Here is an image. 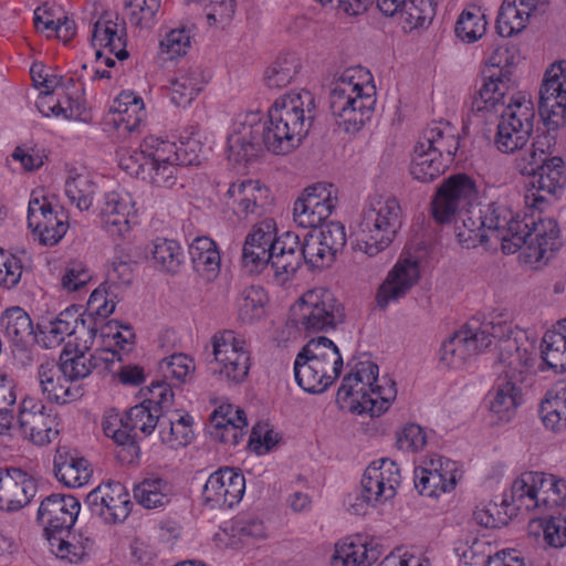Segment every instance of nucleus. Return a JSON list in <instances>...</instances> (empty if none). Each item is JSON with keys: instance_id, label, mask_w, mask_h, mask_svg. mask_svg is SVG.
Masks as SVG:
<instances>
[{"instance_id": "obj_16", "label": "nucleus", "mask_w": 566, "mask_h": 566, "mask_svg": "<svg viewBox=\"0 0 566 566\" xmlns=\"http://www.w3.org/2000/svg\"><path fill=\"white\" fill-rule=\"evenodd\" d=\"M536 117L535 103L526 91L513 93L505 105L494 138L496 149L502 154H514L528 143Z\"/></svg>"}, {"instance_id": "obj_62", "label": "nucleus", "mask_w": 566, "mask_h": 566, "mask_svg": "<svg viewBox=\"0 0 566 566\" xmlns=\"http://www.w3.org/2000/svg\"><path fill=\"white\" fill-rule=\"evenodd\" d=\"M283 440L282 432L268 421H260L252 427L248 448L261 457L276 450Z\"/></svg>"}, {"instance_id": "obj_30", "label": "nucleus", "mask_w": 566, "mask_h": 566, "mask_svg": "<svg viewBox=\"0 0 566 566\" xmlns=\"http://www.w3.org/2000/svg\"><path fill=\"white\" fill-rule=\"evenodd\" d=\"M83 333L92 342L93 352L106 365L122 360V355L129 353L135 344L134 328L117 319H108L96 326L88 321Z\"/></svg>"}, {"instance_id": "obj_19", "label": "nucleus", "mask_w": 566, "mask_h": 566, "mask_svg": "<svg viewBox=\"0 0 566 566\" xmlns=\"http://www.w3.org/2000/svg\"><path fill=\"white\" fill-rule=\"evenodd\" d=\"M323 6L337 3L339 10L348 15L365 12L373 0H316ZM377 8L386 17L397 19L406 32L426 28L433 15L434 0H377Z\"/></svg>"}, {"instance_id": "obj_45", "label": "nucleus", "mask_w": 566, "mask_h": 566, "mask_svg": "<svg viewBox=\"0 0 566 566\" xmlns=\"http://www.w3.org/2000/svg\"><path fill=\"white\" fill-rule=\"evenodd\" d=\"M237 321L244 326H254L270 316L271 296L269 291L259 284L243 287L234 300Z\"/></svg>"}, {"instance_id": "obj_50", "label": "nucleus", "mask_w": 566, "mask_h": 566, "mask_svg": "<svg viewBox=\"0 0 566 566\" xmlns=\"http://www.w3.org/2000/svg\"><path fill=\"white\" fill-rule=\"evenodd\" d=\"M527 535L536 544L547 548L566 547V511L530 520Z\"/></svg>"}, {"instance_id": "obj_10", "label": "nucleus", "mask_w": 566, "mask_h": 566, "mask_svg": "<svg viewBox=\"0 0 566 566\" xmlns=\"http://www.w3.org/2000/svg\"><path fill=\"white\" fill-rule=\"evenodd\" d=\"M80 512V501L73 495L64 494L49 495L38 509V520L44 527L51 553L70 563L81 560L88 547L87 538H69V531L76 523Z\"/></svg>"}, {"instance_id": "obj_58", "label": "nucleus", "mask_w": 566, "mask_h": 566, "mask_svg": "<svg viewBox=\"0 0 566 566\" xmlns=\"http://www.w3.org/2000/svg\"><path fill=\"white\" fill-rule=\"evenodd\" d=\"M195 438V418L186 411L177 413L168 424H161L159 428V440L171 450L188 447Z\"/></svg>"}, {"instance_id": "obj_41", "label": "nucleus", "mask_w": 566, "mask_h": 566, "mask_svg": "<svg viewBox=\"0 0 566 566\" xmlns=\"http://www.w3.org/2000/svg\"><path fill=\"white\" fill-rule=\"evenodd\" d=\"M146 118L143 97L129 90L122 91L111 102L104 125L118 133L128 134L139 128Z\"/></svg>"}, {"instance_id": "obj_42", "label": "nucleus", "mask_w": 566, "mask_h": 566, "mask_svg": "<svg viewBox=\"0 0 566 566\" xmlns=\"http://www.w3.org/2000/svg\"><path fill=\"white\" fill-rule=\"evenodd\" d=\"M248 418L244 410L229 401H219L209 417L210 436L226 444L235 446L239 443L245 429Z\"/></svg>"}, {"instance_id": "obj_8", "label": "nucleus", "mask_w": 566, "mask_h": 566, "mask_svg": "<svg viewBox=\"0 0 566 566\" xmlns=\"http://www.w3.org/2000/svg\"><path fill=\"white\" fill-rule=\"evenodd\" d=\"M375 105L374 77L366 67H348L333 82L329 108L336 125L345 132L360 130L371 118Z\"/></svg>"}, {"instance_id": "obj_37", "label": "nucleus", "mask_w": 566, "mask_h": 566, "mask_svg": "<svg viewBox=\"0 0 566 566\" xmlns=\"http://www.w3.org/2000/svg\"><path fill=\"white\" fill-rule=\"evenodd\" d=\"M525 187V201L535 209H542L548 199H558L566 188V161L560 156L548 159Z\"/></svg>"}, {"instance_id": "obj_12", "label": "nucleus", "mask_w": 566, "mask_h": 566, "mask_svg": "<svg viewBox=\"0 0 566 566\" xmlns=\"http://www.w3.org/2000/svg\"><path fill=\"white\" fill-rule=\"evenodd\" d=\"M460 146L458 128L447 120L433 122L416 142L409 164L410 175L430 182L442 175Z\"/></svg>"}, {"instance_id": "obj_54", "label": "nucleus", "mask_w": 566, "mask_h": 566, "mask_svg": "<svg viewBox=\"0 0 566 566\" xmlns=\"http://www.w3.org/2000/svg\"><path fill=\"white\" fill-rule=\"evenodd\" d=\"M96 184L92 171L84 165L67 167L65 179V195L78 210H88L94 200Z\"/></svg>"}, {"instance_id": "obj_44", "label": "nucleus", "mask_w": 566, "mask_h": 566, "mask_svg": "<svg viewBox=\"0 0 566 566\" xmlns=\"http://www.w3.org/2000/svg\"><path fill=\"white\" fill-rule=\"evenodd\" d=\"M97 360L99 357L93 352L92 342L85 335L64 344L56 365L67 379L80 384L93 373Z\"/></svg>"}, {"instance_id": "obj_61", "label": "nucleus", "mask_w": 566, "mask_h": 566, "mask_svg": "<svg viewBox=\"0 0 566 566\" xmlns=\"http://www.w3.org/2000/svg\"><path fill=\"white\" fill-rule=\"evenodd\" d=\"M192 44L190 29L179 27L166 32L158 45V54L165 61H176L186 56Z\"/></svg>"}, {"instance_id": "obj_47", "label": "nucleus", "mask_w": 566, "mask_h": 566, "mask_svg": "<svg viewBox=\"0 0 566 566\" xmlns=\"http://www.w3.org/2000/svg\"><path fill=\"white\" fill-rule=\"evenodd\" d=\"M541 0H503L495 19V31L503 39L520 35L530 24Z\"/></svg>"}, {"instance_id": "obj_24", "label": "nucleus", "mask_w": 566, "mask_h": 566, "mask_svg": "<svg viewBox=\"0 0 566 566\" xmlns=\"http://www.w3.org/2000/svg\"><path fill=\"white\" fill-rule=\"evenodd\" d=\"M491 345L490 319L481 324L471 321L442 342L438 352L439 363L448 369H464Z\"/></svg>"}, {"instance_id": "obj_55", "label": "nucleus", "mask_w": 566, "mask_h": 566, "mask_svg": "<svg viewBox=\"0 0 566 566\" xmlns=\"http://www.w3.org/2000/svg\"><path fill=\"white\" fill-rule=\"evenodd\" d=\"M488 25L489 21L483 7L471 2L457 17L453 33L460 43L474 44L485 36Z\"/></svg>"}, {"instance_id": "obj_40", "label": "nucleus", "mask_w": 566, "mask_h": 566, "mask_svg": "<svg viewBox=\"0 0 566 566\" xmlns=\"http://www.w3.org/2000/svg\"><path fill=\"white\" fill-rule=\"evenodd\" d=\"M541 476L542 471H524L503 491V505L510 513L517 516L522 512L541 511Z\"/></svg>"}, {"instance_id": "obj_52", "label": "nucleus", "mask_w": 566, "mask_h": 566, "mask_svg": "<svg viewBox=\"0 0 566 566\" xmlns=\"http://www.w3.org/2000/svg\"><path fill=\"white\" fill-rule=\"evenodd\" d=\"M207 81L203 74L193 69H180L168 82L167 94L178 107L190 106L205 90Z\"/></svg>"}, {"instance_id": "obj_15", "label": "nucleus", "mask_w": 566, "mask_h": 566, "mask_svg": "<svg viewBox=\"0 0 566 566\" xmlns=\"http://www.w3.org/2000/svg\"><path fill=\"white\" fill-rule=\"evenodd\" d=\"M428 253V245L423 242H412L403 248L376 290L378 308L387 310L399 303L420 283Z\"/></svg>"}, {"instance_id": "obj_6", "label": "nucleus", "mask_w": 566, "mask_h": 566, "mask_svg": "<svg viewBox=\"0 0 566 566\" xmlns=\"http://www.w3.org/2000/svg\"><path fill=\"white\" fill-rule=\"evenodd\" d=\"M314 112L315 98L307 90H294L279 96L269 107L264 122L265 148L275 155L294 150L306 136Z\"/></svg>"}, {"instance_id": "obj_63", "label": "nucleus", "mask_w": 566, "mask_h": 566, "mask_svg": "<svg viewBox=\"0 0 566 566\" xmlns=\"http://www.w3.org/2000/svg\"><path fill=\"white\" fill-rule=\"evenodd\" d=\"M296 70V57L291 53H284L265 69L263 81L270 88H282L293 81Z\"/></svg>"}, {"instance_id": "obj_23", "label": "nucleus", "mask_w": 566, "mask_h": 566, "mask_svg": "<svg viewBox=\"0 0 566 566\" xmlns=\"http://www.w3.org/2000/svg\"><path fill=\"white\" fill-rule=\"evenodd\" d=\"M17 427L24 441L45 447L57 439L61 418L39 397L25 395L17 406Z\"/></svg>"}, {"instance_id": "obj_26", "label": "nucleus", "mask_w": 566, "mask_h": 566, "mask_svg": "<svg viewBox=\"0 0 566 566\" xmlns=\"http://www.w3.org/2000/svg\"><path fill=\"white\" fill-rule=\"evenodd\" d=\"M224 205L239 220H251L272 211L275 197L270 186L259 179L239 178L223 196Z\"/></svg>"}, {"instance_id": "obj_31", "label": "nucleus", "mask_w": 566, "mask_h": 566, "mask_svg": "<svg viewBox=\"0 0 566 566\" xmlns=\"http://www.w3.org/2000/svg\"><path fill=\"white\" fill-rule=\"evenodd\" d=\"M538 102L548 128L566 125V60L555 61L544 71Z\"/></svg>"}, {"instance_id": "obj_28", "label": "nucleus", "mask_w": 566, "mask_h": 566, "mask_svg": "<svg viewBox=\"0 0 566 566\" xmlns=\"http://www.w3.org/2000/svg\"><path fill=\"white\" fill-rule=\"evenodd\" d=\"M97 218L109 237L127 238L137 223V207L133 195L119 186L105 191L97 203Z\"/></svg>"}, {"instance_id": "obj_56", "label": "nucleus", "mask_w": 566, "mask_h": 566, "mask_svg": "<svg viewBox=\"0 0 566 566\" xmlns=\"http://www.w3.org/2000/svg\"><path fill=\"white\" fill-rule=\"evenodd\" d=\"M153 266L164 273L176 274L185 261L184 248L179 241L156 238L147 247Z\"/></svg>"}, {"instance_id": "obj_64", "label": "nucleus", "mask_w": 566, "mask_h": 566, "mask_svg": "<svg viewBox=\"0 0 566 566\" xmlns=\"http://www.w3.org/2000/svg\"><path fill=\"white\" fill-rule=\"evenodd\" d=\"M541 511L566 506V478L542 471Z\"/></svg>"}, {"instance_id": "obj_49", "label": "nucleus", "mask_w": 566, "mask_h": 566, "mask_svg": "<svg viewBox=\"0 0 566 566\" xmlns=\"http://www.w3.org/2000/svg\"><path fill=\"white\" fill-rule=\"evenodd\" d=\"M537 412L547 431L557 434L566 432V381L557 382L545 391Z\"/></svg>"}, {"instance_id": "obj_13", "label": "nucleus", "mask_w": 566, "mask_h": 566, "mask_svg": "<svg viewBox=\"0 0 566 566\" xmlns=\"http://www.w3.org/2000/svg\"><path fill=\"white\" fill-rule=\"evenodd\" d=\"M522 62L523 56L517 48L496 45L484 60L480 84L472 97V108L493 113L503 105L514 84V73Z\"/></svg>"}, {"instance_id": "obj_17", "label": "nucleus", "mask_w": 566, "mask_h": 566, "mask_svg": "<svg viewBox=\"0 0 566 566\" xmlns=\"http://www.w3.org/2000/svg\"><path fill=\"white\" fill-rule=\"evenodd\" d=\"M401 481V469L395 460H373L361 474L359 497L352 505L353 513L363 514L366 507L379 510L391 503L398 494Z\"/></svg>"}, {"instance_id": "obj_60", "label": "nucleus", "mask_w": 566, "mask_h": 566, "mask_svg": "<svg viewBox=\"0 0 566 566\" xmlns=\"http://www.w3.org/2000/svg\"><path fill=\"white\" fill-rule=\"evenodd\" d=\"M395 447L402 453L416 454L428 444V431L413 421H406L398 426L394 432Z\"/></svg>"}, {"instance_id": "obj_20", "label": "nucleus", "mask_w": 566, "mask_h": 566, "mask_svg": "<svg viewBox=\"0 0 566 566\" xmlns=\"http://www.w3.org/2000/svg\"><path fill=\"white\" fill-rule=\"evenodd\" d=\"M415 490L422 497L438 501L453 493L464 476L463 465L449 457L431 453L413 469Z\"/></svg>"}, {"instance_id": "obj_2", "label": "nucleus", "mask_w": 566, "mask_h": 566, "mask_svg": "<svg viewBox=\"0 0 566 566\" xmlns=\"http://www.w3.org/2000/svg\"><path fill=\"white\" fill-rule=\"evenodd\" d=\"M492 342H499L497 377L516 380L522 386L535 371L566 373V318L548 329L541 342V363L536 366V345L525 329L514 326L505 315L490 318Z\"/></svg>"}, {"instance_id": "obj_27", "label": "nucleus", "mask_w": 566, "mask_h": 566, "mask_svg": "<svg viewBox=\"0 0 566 566\" xmlns=\"http://www.w3.org/2000/svg\"><path fill=\"white\" fill-rule=\"evenodd\" d=\"M527 394L516 380L496 378L481 402V410L489 426L501 428L510 424L525 405Z\"/></svg>"}, {"instance_id": "obj_32", "label": "nucleus", "mask_w": 566, "mask_h": 566, "mask_svg": "<svg viewBox=\"0 0 566 566\" xmlns=\"http://www.w3.org/2000/svg\"><path fill=\"white\" fill-rule=\"evenodd\" d=\"M85 322L81 316V307L71 305L56 315L41 316L34 325V342L42 348L54 349L69 340L83 337Z\"/></svg>"}, {"instance_id": "obj_21", "label": "nucleus", "mask_w": 566, "mask_h": 566, "mask_svg": "<svg viewBox=\"0 0 566 566\" xmlns=\"http://www.w3.org/2000/svg\"><path fill=\"white\" fill-rule=\"evenodd\" d=\"M95 49V78H111L116 61L128 57L126 24L114 12H106L95 22L92 33Z\"/></svg>"}, {"instance_id": "obj_43", "label": "nucleus", "mask_w": 566, "mask_h": 566, "mask_svg": "<svg viewBox=\"0 0 566 566\" xmlns=\"http://www.w3.org/2000/svg\"><path fill=\"white\" fill-rule=\"evenodd\" d=\"M38 492L35 480L20 469H0V511L18 512Z\"/></svg>"}, {"instance_id": "obj_22", "label": "nucleus", "mask_w": 566, "mask_h": 566, "mask_svg": "<svg viewBox=\"0 0 566 566\" xmlns=\"http://www.w3.org/2000/svg\"><path fill=\"white\" fill-rule=\"evenodd\" d=\"M27 219L29 228L43 245L57 244L70 228L69 213L44 189L31 192Z\"/></svg>"}, {"instance_id": "obj_9", "label": "nucleus", "mask_w": 566, "mask_h": 566, "mask_svg": "<svg viewBox=\"0 0 566 566\" xmlns=\"http://www.w3.org/2000/svg\"><path fill=\"white\" fill-rule=\"evenodd\" d=\"M505 226L502 251L520 252V260L531 268L546 264L562 247L560 229L551 218L535 220L512 210V220Z\"/></svg>"}, {"instance_id": "obj_34", "label": "nucleus", "mask_w": 566, "mask_h": 566, "mask_svg": "<svg viewBox=\"0 0 566 566\" xmlns=\"http://www.w3.org/2000/svg\"><path fill=\"white\" fill-rule=\"evenodd\" d=\"M346 243V229L339 221H329L308 232L300 242L301 261L313 269L328 266Z\"/></svg>"}, {"instance_id": "obj_5", "label": "nucleus", "mask_w": 566, "mask_h": 566, "mask_svg": "<svg viewBox=\"0 0 566 566\" xmlns=\"http://www.w3.org/2000/svg\"><path fill=\"white\" fill-rule=\"evenodd\" d=\"M397 384L389 376H379V367L368 357L355 360L336 392L338 407L348 413L380 418L397 398Z\"/></svg>"}, {"instance_id": "obj_25", "label": "nucleus", "mask_w": 566, "mask_h": 566, "mask_svg": "<svg viewBox=\"0 0 566 566\" xmlns=\"http://www.w3.org/2000/svg\"><path fill=\"white\" fill-rule=\"evenodd\" d=\"M338 206V189L328 181L306 186L293 203L294 223L303 229H316L328 223Z\"/></svg>"}, {"instance_id": "obj_57", "label": "nucleus", "mask_w": 566, "mask_h": 566, "mask_svg": "<svg viewBox=\"0 0 566 566\" xmlns=\"http://www.w3.org/2000/svg\"><path fill=\"white\" fill-rule=\"evenodd\" d=\"M0 327L4 336L15 346H25L34 340V326L30 315L20 306H12L2 312Z\"/></svg>"}, {"instance_id": "obj_48", "label": "nucleus", "mask_w": 566, "mask_h": 566, "mask_svg": "<svg viewBox=\"0 0 566 566\" xmlns=\"http://www.w3.org/2000/svg\"><path fill=\"white\" fill-rule=\"evenodd\" d=\"M33 23L38 32L46 38H56L63 43L76 35V25L65 10L54 3H44L33 12Z\"/></svg>"}, {"instance_id": "obj_35", "label": "nucleus", "mask_w": 566, "mask_h": 566, "mask_svg": "<svg viewBox=\"0 0 566 566\" xmlns=\"http://www.w3.org/2000/svg\"><path fill=\"white\" fill-rule=\"evenodd\" d=\"M91 511L105 523H124L133 510L128 489L120 482L106 481L98 484L86 496Z\"/></svg>"}, {"instance_id": "obj_53", "label": "nucleus", "mask_w": 566, "mask_h": 566, "mask_svg": "<svg viewBox=\"0 0 566 566\" xmlns=\"http://www.w3.org/2000/svg\"><path fill=\"white\" fill-rule=\"evenodd\" d=\"M134 499L146 510H159L167 506L176 495L174 484L158 475H148L136 483Z\"/></svg>"}, {"instance_id": "obj_14", "label": "nucleus", "mask_w": 566, "mask_h": 566, "mask_svg": "<svg viewBox=\"0 0 566 566\" xmlns=\"http://www.w3.org/2000/svg\"><path fill=\"white\" fill-rule=\"evenodd\" d=\"M338 304L332 292L313 287L298 295L286 312V329L275 331L272 340L283 345L293 338V332L319 333L334 327Z\"/></svg>"}, {"instance_id": "obj_51", "label": "nucleus", "mask_w": 566, "mask_h": 566, "mask_svg": "<svg viewBox=\"0 0 566 566\" xmlns=\"http://www.w3.org/2000/svg\"><path fill=\"white\" fill-rule=\"evenodd\" d=\"M53 468L56 480L70 489L87 485L93 476V468L88 460L67 451H59L55 454Z\"/></svg>"}, {"instance_id": "obj_46", "label": "nucleus", "mask_w": 566, "mask_h": 566, "mask_svg": "<svg viewBox=\"0 0 566 566\" xmlns=\"http://www.w3.org/2000/svg\"><path fill=\"white\" fill-rule=\"evenodd\" d=\"M188 255L196 275L211 283L221 272L222 254L219 244L208 235H197L188 244Z\"/></svg>"}, {"instance_id": "obj_4", "label": "nucleus", "mask_w": 566, "mask_h": 566, "mask_svg": "<svg viewBox=\"0 0 566 566\" xmlns=\"http://www.w3.org/2000/svg\"><path fill=\"white\" fill-rule=\"evenodd\" d=\"M240 265L249 276H261L269 269L277 285L291 283L301 269L300 237L293 231H277L273 219H263L244 237Z\"/></svg>"}, {"instance_id": "obj_3", "label": "nucleus", "mask_w": 566, "mask_h": 566, "mask_svg": "<svg viewBox=\"0 0 566 566\" xmlns=\"http://www.w3.org/2000/svg\"><path fill=\"white\" fill-rule=\"evenodd\" d=\"M201 151L200 129L191 126L178 140L146 136L138 148L120 146L115 156L118 167L128 175L170 189L178 180L179 168L198 164Z\"/></svg>"}, {"instance_id": "obj_39", "label": "nucleus", "mask_w": 566, "mask_h": 566, "mask_svg": "<svg viewBox=\"0 0 566 566\" xmlns=\"http://www.w3.org/2000/svg\"><path fill=\"white\" fill-rule=\"evenodd\" d=\"M35 379L44 399L56 406H66L84 396V387L72 382L54 361L41 363Z\"/></svg>"}, {"instance_id": "obj_11", "label": "nucleus", "mask_w": 566, "mask_h": 566, "mask_svg": "<svg viewBox=\"0 0 566 566\" xmlns=\"http://www.w3.org/2000/svg\"><path fill=\"white\" fill-rule=\"evenodd\" d=\"M344 358L338 345L326 336L307 340L297 352L293 373L297 386L305 392H325L339 378Z\"/></svg>"}, {"instance_id": "obj_36", "label": "nucleus", "mask_w": 566, "mask_h": 566, "mask_svg": "<svg viewBox=\"0 0 566 566\" xmlns=\"http://www.w3.org/2000/svg\"><path fill=\"white\" fill-rule=\"evenodd\" d=\"M382 555L379 538L368 532H354L334 544L332 562L339 566H374Z\"/></svg>"}, {"instance_id": "obj_29", "label": "nucleus", "mask_w": 566, "mask_h": 566, "mask_svg": "<svg viewBox=\"0 0 566 566\" xmlns=\"http://www.w3.org/2000/svg\"><path fill=\"white\" fill-rule=\"evenodd\" d=\"M263 116L259 111L237 115L227 136L229 161L243 165L252 160L259 153L260 140H263Z\"/></svg>"}, {"instance_id": "obj_33", "label": "nucleus", "mask_w": 566, "mask_h": 566, "mask_svg": "<svg viewBox=\"0 0 566 566\" xmlns=\"http://www.w3.org/2000/svg\"><path fill=\"white\" fill-rule=\"evenodd\" d=\"M35 104L45 117L83 123L92 119L83 96V87L76 84L73 77L65 80L57 92L38 96Z\"/></svg>"}, {"instance_id": "obj_1", "label": "nucleus", "mask_w": 566, "mask_h": 566, "mask_svg": "<svg viewBox=\"0 0 566 566\" xmlns=\"http://www.w3.org/2000/svg\"><path fill=\"white\" fill-rule=\"evenodd\" d=\"M480 198L474 177L458 172L446 178L430 201V216L440 226L452 224L457 243L463 249L502 245L512 209L496 202L476 208Z\"/></svg>"}, {"instance_id": "obj_38", "label": "nucleus", "mask_w": 566, "mask_h": 566, "mask_svg": "<svg viewBox=\"0 0 566 566\" xmlns=\"http://www.w3.org/2000/svg\"><path fill=\"white\" fill-rule=\"evenodd\" d=\"M245 493V478L232 468L212 472L202 489V500L211 509H230L239 504Z\"/></svg>"}, {"instance_id": "obj_18", "label": "nucleus", "mask_w": 566, "mask_h": 566, "mask_svg": "<svg viewBox=\"0 0 566 566\" xmlns=\"http://www.w3.org/2000/svg\"><path fill=\"white\" fill-rule=\"evenodd\" d=\"M213 375L227 386L242 385L249 377L252 356L245 339L233 331L217 332L210 339Z\"/></svg>"}, {"instance_id": "obj_7", "label": "nucleus", "mask_w": 566, "mask_h": 566, "mask_svg": "<svg viewBox=\"0 0 566 566\" xmlns=\"http://www.w3.org/2000/svg\"><path fill=\"white\" fill-rule=\"evenodd\" d=\"M403 224L399 200L384 192L367 197L359 221L350 229V249L367 259H376L397 238Z\"/></svg>"}, {"instance_id": "obj_59", "label": "nucleus", "mask_w": 566, "mask_h": 566, "mask_svg": "<svg viewBox=\"0 0 566 566\" xmlns=\"http://www.w3.org/2000/svg\"><path fill=\"white\" fill-rule=\"evenodd\" d=\"M116 305V295L107 285L102 284L91 293L86 308L81 310V316L85 324L90 321L96 326L108 321L107 318L115 312Z\"/></svg>"}]
</instances>
